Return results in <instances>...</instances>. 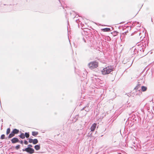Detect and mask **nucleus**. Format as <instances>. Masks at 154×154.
<instances>
[{"label":"nucleus","mask_w":154,"mask_h":154,"mask_svg":"<svg viewBox=\"0 0 154 154\" xmlns=\"http://www.w3.org/2000/svg\"><path fill=\"white\" fill-rule=\"evenodd\" d=\"M19 137L22 139H24L25 138V136L23 133H22L20 134Z\"/></svg>","instance_id":"15"},{"label":"nucleus","mask_w":154,"mask_h":154,"mask_svg":"<svg viewBox=\"0 0 154 154\" xmlns=\"http://www.w3.org/2000/svg\"><path fill=\"white\" fill-rule=\"evenodd\" d=\"M20 148V145H18L16 146L15 147V148L17 149H19Z\"/></svg>","instance_id":"20"},{"label":"nucleus","mask_w":154,"mask_h":154,"mask_svg":"<svg viewBox=\"0 0 154 154\" xmlns=\"http://www.w3.org/2000/svg\"><path fill=\"white\" fill-rule=\"evenodd\" d=\"M24 135L25 137H26V138H28L29 137V133H25Z\"/></svg>","instance_id":"16"},{"label":"nucleus","mask_w":154,"mask_h":154,"mask_svg":"<svg viewBox=\"0 0 154 154\" xmlns=\"http://www.w3.org/2000/svg\"><path fill=\"white\" fill-rule=\"evenodd\" d=\"M29 143H32L33 141V140L31 138H29Z\"/></svg>","instance_id":"18"},{"label":"nucleus","mask_w":154,"mask_h":154,"mask_svg":"<svg viewBox=\"0 0 154 154\" xmlns=\"http://www.w3.org/2000/svg\"><path fill=\"white\" fill-rule=\"evenodd\" d=\"M11 142L13 143H14L19 142L18 139L16 137H14L11 140Z\"/></svg>","instance_id":"4"},{"label":"nucleus","mask_w":154,"mask_h":154,"mask_svg":"<svg viewBox=\"0 0 154 154\" xmlns=\"http://www.w3.org/2000/svg\"><path fill=\"white\" fill-rule=\"evenodd\" d=\"M141 32L139 33V35H140V34H141Z\"/></svg>","instance_id":"24"},{"label":"nucleus","mask_w":154,"mask_h":154,"mask_svg":"<svg viewBox=\"0 0 154 154\" xmlns=\"http://www.w3.org/2000/svg\"><path fill=\"white\" fill-rule=\"evenodd\" d=\"M2 121V122H3V120L2 119V120H1Z\"/></svg>","instance_id":"26"},{"label":"nucleus","mask_w":154,"mask_h":154,"mask_svg":"<svg viewBox=\"0 0 154 154\" xmlns=\"http://www.w3.org/2000/svg\"><path fill=\"white\" fill-rule=\"evenodd\" d=\"M24 144L27 145L28 144V142L26 141L25 140L24 142Z\"/></svg>","instance_id":"22"},{"label":"nucleus","mask_w":154,"mask_h":154,"mask_svg":"<svg viewBox=\"0 0 154 154\" xmlns=\"http://www.w3.org/2000/svg\"><path fill=\"white\" fill-rule=\"evenodd\" d=\"M147 90V88L144 86H142L141 87V90L143 91H145Z\"/></svg>","instance_id":"12"},{"label":"nucleus","mask_w":154,"mask_h":154,"mask_svg":"<svg viewBox=\"0 0 154 154\" xmlns=\"http://www.w3.org/2000/svg\"><path fill=\"white\" fill-rule=\"evenodd\" d=\"M140 84H138V85L134 88V89L136 90H138L139 91H140V90H139V88L140 87Z\"/></svg>","instance_id":"11"},{"label":"nucleus","mask_w":154,"mask_h":154,"mask_svg":"<svg viewBox=\"0 0 154 154\" xmlns=\"http://www.w3.org/2000/svg\"><path fill=\"white\" fill-rule=\"evenodd\" d=\"M32 146L31 144H29L28 145V147L27 148H31V147H32Z\"/></svg>","instance_id":"21"},{"label":"nucleus","mask_w":154,"mask_h":154,"mask_svg":"<svg viewBox=\"0 0 154 154\" xmlns=\"http://www.w3.org/2000/svg\"><path fill=\"white\" fill-rule=\"evenodd\" d=\"M20 143H21V144H23V141L22 140H21V141H20Z\"/></svg>","instance_id":"23"},{"label":"nucleus","mask_w":154,"mask_h":154,"mask_svg":"<svg viewBox=\"0 0 154 154\" xmlns=\"http://www.w3.org/2000/svg\"><path fill=\"white\" fill-rule=\"evenodd\" d=\"M14 134H17L19 132V130L16 129H14L12 131Z\"/></svg>","instance_id":"8"},{"label":"nucleus","mask_w":154,"mask_h":154,"mask_svg":"<svg viewBox=\"0 0 154 154\" xmlns=\"http://www.w3.org/2000/svg\"><path fill=\"white\" fill-rule=\"evenodd\" d=\"M97 124L96 123H94L91 127V130L92 131H94L96 126Z\"/></svg>","instance_id":"5"},{"label":"nucleus","mask_w":154,"mask_h":154,"mask_svg":"<svg viewBox=\"0 0 154 154\" xmlns=\"http://www.w3.org/2000/svg\"><path fill=\"white\" fill-rule=\"evenodd\" d=\"M38 134V132H37L32 131V135H33V136H36Z\"/></svg>","instance_id":"13"},{"label":"nucleus","mask_w":154,"mask_h":154,"mask_svg":"<svg viewBox=\"0 0 154 154\" xmlns=\"http://www.w3.org/2000/svg\"><path fill=\"white\" fill-rule=\"evenodd\" d=\"M38 141L37 139H35L33 140V143L34 144H35L38 143Z\"/></svg>","instance_id":"14"},{"label":"nucleus","mask_w":154,"mask_h":154,"mask_svg":"<svg viewBox=\"0 0 154 154\" xmlns=\"http://www.w3.org/2000/svg\"><path fill=\"white\" fill-rule=\"evenodd\" d=\"M102 31L103 32H109L110 31V29L109 28H105L102 29Z\"/></svg>","instance_id":"7"},{"label":"nucleus","mask_w":154,"mask_h":154,"mask_svg":"<svg viewBox=\"0 0 154 154\" xmlns=\"http://www.w3.org/2000/svg\"><path fill=\"white\" fill-rule=\"evenodd\" d=\"M85 110L86 112H88L89 110V108L88 107V106H86L84 107L81 110V111H82L83 110Z\"/></svg>","instance_id":"6"},{"label":"nucleus","mask_w":154,"mask_h":154,"mask_svg":"<svg viewBox=\"0 0 154 154\" xmlns=\"http://www.w3.org/2000/svg\"><path fill=\"white\" fill-rule=\"evenodd\" d=\"M15 134L12 132L9 135L8 137L9 138H11L14 136Z\"/></svg>","instance_id":"10"},{"label":"nucleus","mask_w":154,"mask_h":154,"mask_svg":"<svg viewBox=\"0 0 154 154\" xmlns=\"http://www.w3.org/2000/svg\"><path fill=\"white\" fill-rule=\"evenodd\" d=\"M10 128H8L7 130V131H6L7 134H8L10 133Z\"/></svg>","instance_id":"17"},{"label":"nucleus","mask_w":154,"mask_h":154,"mask_svg":"<svg viewBox=\"0 0 154 154\" xmlns=\"http://www.w3.org/2000/svg\"><path fill=\"white\" fill-rule=\"evenodd\" d=\"M5 138V135L4 134H2L1 135V139H3Z\"/></svg>","instance_id":"19"},{"label":"nucleus","mask_w":154,"mask_h":154,"mask_svg":"<svg viewBox=\"0 0 154 154\" xmlns=\"http://www.w3.org/2000/svg\"><path fill=\"white\" fill-rule=\"evenodd\" d=\"M69 32H70V30L69 29V30L68 29V32H69Z\"/></svg>","instance_id":"25"},{"label":"nucleus","mask_w":154,"mask_h":154,"mask_svg":"<svg viewBox=\"0 0 154 154\" xmlns=\"http://www.w3.org/2000/svg\"><path fill=\"white\" fill-rule=\"evenodd\" d=\"M98 66V63L95 61L91 62L88 64V67L91 69H93L96 68Z\"/></svg>","instance_id":"2"},{"label":"nucleus","mask_w":154,"mask_h":154,"mask_svg":"<svg viewBox=\"0 0 154 154\" xmlns=\"http://www.w3.org/2000/svg\"><path fill=\"white\" fill-rule=\"evenodd\" d=\"M23 151H26L29 154H32L34 152V150L32 148H26L22 149Z\"/></svg>","instance_id":"3"},{"label":"nucleus","mask_w":154,"mask_h":154,"mask_svg":"<svg viewBox=\"0 0 154 154\" xmlns=\"http://www.w3.org/2000/svg\"><path fill=\"white\" fill-rule=\"evenodd\" d=\"M113 67L112 66L106 67L103 69L102 70V73L103 75H105L113 71Z\"/></svg>","instance_id":"1"},{"label":"nucleus","mask_w":154,"mask_h":154,"mask_svg":"<svg viewBox=\"0 0 154 154\" xmlns=\"http://www.w3.org/2000/svg\"><path fill=\"white\" fill-rule=\"evenodd\" d=\"M34 148L36 150H38L40 149V145H36L35 146Z\"/></svg>","instance_id":"9"}]
</instances>
